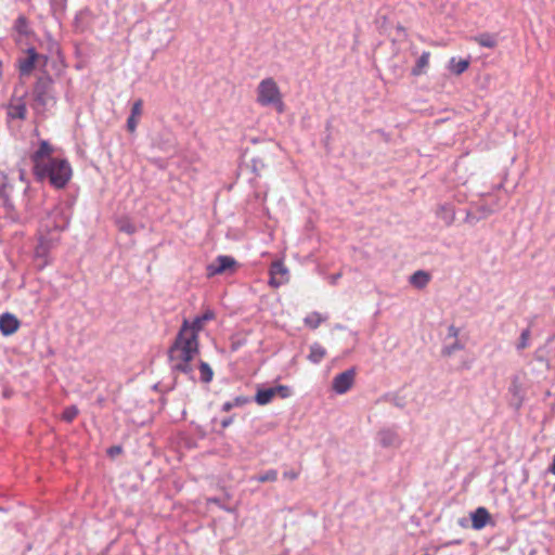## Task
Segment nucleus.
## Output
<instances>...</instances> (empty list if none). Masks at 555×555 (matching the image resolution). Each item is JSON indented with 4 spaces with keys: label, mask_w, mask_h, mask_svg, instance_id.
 I'll use <instances>...</instances> for the list:
<instances>
[{
    "label": "nucleus",
    "mask_w": 555,
    "mask_h": 555,
    "mask_svg": "<svg viewBox=\"0 0 555 555\" xmlns=\"http://www.w3.org/2000/svg\"><path fill=\"white\" fill-rule=\"evenodd\" d=\"M215 318L211 310L194 318L192 322L183 321L173 345L169 349V359L173 371L181 372L193 378L194 366L191 363L198 353V332L207 321Z\"/></svg>",
    "instance_id": "obj_1"
},
{
    "label": "nucleus",
    "mask_w": 555,
    "mask_h": 555,
    "mask_svg": "<svg viewBox=\"0 0 555 555\" xmlns=\"http://www.w3.org/2000/svg\"><path fill=\"white\" fill-rule=\"evenodd\" d=\"M34 175L40 181L48 179L55 189H63L69 182L73 171L66 159L56 158L46 164V170H35Z\"/></svg>",
    "instance_id": "obj_2"
},
{
    "label": "nucleus",
    "mask_w": 555,
    "mask_h": 555,
    "mask_svg": "<svg viewBox=\"0 0 555 555\" xmlns=\"http://www.w3.org/2000/svg\"><path fill=\"white\" fill-rule=\"evenodd\" d=\"M256 101L260 106L272 107L279 114H282L285 111L283 94L276 81L271 77L264 78L258 83L256 89Z\"/></svg>",
    "instance_id": "obj_3"
},
{
    "label": "nucleus",
    "mask_w": 555,
    "mask_h": 555,
    "mask_svg": "<svg viewBox=\"0 0 555 555\" xmlns=\"http://www.w3.org/2000/svg\"><path fill=\"white\" fill-rule=\"evenodd\" d=\"M52 86L53 80L50 76L46 75L38 78L34 87V99L38 106L44 108L55 103Z\"/></svg>",
    "instance_id": "obj_4"
},
{
    "label": "nucleus",
    "mask_w": 555,
    "mask_h": 555,
    "mask_svg": "<svg viewBox=\"0 0 555 555\" xmlns=\"http://www.w3.org/2000/svg\"><path fill=\"white\" fill-rule=\"evenodd\" d=\"M26 95L27 92H24L22 95L17 96L15 93L10 99V102L7 105V116L9 119H20L25 120L27 117V106H26Z\"/></svg>",
    "instance_id": "obj_5"
},
{
    "label": "nucleus",
    "mask_w": 555,
    "mask_h": 555,
    "mask_svg": "<svg viewBox=\"0 0 555 555\" xmlns=\"http://www.w3.org/2000/svg\"><path fill=\"white\" fill-rule=\"evenodd\" d=\"M57 238L51 236H40L35 249L37 266L42 269L50 262V250L55 246Z\"/></svg>",
    "instance_id": "obj_6"
},
{
    "label": "nucleus",
    "mask_w": 555,
    "mask_h": 555,
    "mask_svg": "<svg viewBox=\"0 0 555 555\" xmlns=\"http://www.w3.org/2000/svg\"><path fill=\"white\" fill-rule=\"evenodd\" d=\"M237 267V262L233 257L230 256H218L206 268L207 275L215 276L225 272H232Z\"/></svg>",
    "instance_id": "obj_7"
},
{
    "label": "nucleus",
    "mask_w": 555,
    "mask_h": 555,
    "mask_svg": "<svg viewBox=\"0 0 555 555\" xmlns=\"http://www.w3.org/2000/svg\"><path fill=\"white\" fill-rule=\"evenodd\" d=\"M354 378H356V369L354 367H351L349 370H346L339 374H337L334 378H333V382H332V389L337 393V395H344L346 393L349 389H351V387L353 386L354 384Z\"/></svg>",
    "instance_id": "obj_8"
},
{
    "label": "nucleus",
    "mask_w": 555,
    "mask_h": 555,
    "mask_svg": "<svg viewBox=\"0 0 555 555\" xmlns=\"http://www.w3.org/2000/svg\"><path fill=\"white\" fill-rule=\"evenodd\" d=\"M52 153V146L47 141H41L39 149L30 157L34 165L33 170H46V164L51 159H54L51 156Z\"/></svg>",
    "instance_id": "obj_9"
},
{
    "label": "nucleus",
    "mask_w": 555,
    "mask_h": 555,
    "mask_svg": "<svg viewBox=\"0 0 555 555\" xmlns=\"http://www.w3.org/2000/svg\"><path fill=\"white\" fill-rule=\"evenodd\" d=\"M288 281V270L285 264L276 260L270 267L269 284L273 287H280Z\"/></svg>",
    "instance_id": "obj_10"
},
{
    "label": "nucleus",
    "mask_w": 555,
    "mask_h": 555,
    "mask_svg": "<svg viewBox=\"0 0 555 555\" xmlns=\"http://www.w3.org/2000/svg\"><path fill=\"white\" fill-rule=\"evenodd\" d=\"M377 441L383 448H397L401 444L399 434L392 428L380 429L377 433Z\"/></svg>",
    "instance_id": "obj_11"
},
{
    "label": "nucleus",
    "mask_w": 555,
    "mask_h": 555,
    "mask_svg": "<svg viewBox=\"0 0 555 555\" xmlns=\"http://www.w3.org/2000/svg\"><path fill=\"white\" fill-rule=\"evenodd\" d=\"M20 327V321L14 314L3 313L0 317V331L3 335L14 334Z\"/></svg>",
    "instance_id": "obj_12"
},
{
    "label": "nucleus",
    "mask_w": 555,
    "mask_h": 555,
    "mask_svg": "<svg viewBox=\"0 0 555 555\" xmlns=\"http://www.w3.org/2000/svg\"><path fill=\"white\" fill-rule=\"evenodd\" d=\"M142 105L143 102L141 99H139L133 103L131 107L130 116L127 119V129L131 133H133L138 127L139 118L142 115Z\"/></svg>",
    "instance_id": "obj_13"
},
{
    "label": "nucleus",
    "mask_w": 555,
    "mask_h": 555,
    "mask_svg": "<svg viewBox=\"0 0 555 555\" xmlns=\"http://www.w3.org/2000/svg\"><path fill=\"white\" fill-rule=\"evenodd\" d=\"M472 518V527L475 530H480L490 520V514L485 507H478L474 513L470 515Z\"/></svg>",
    "instance_id": "obj_14"
},
{
    "label": "nucleus",
    "mask_w": 555,
    "mask_h": 555,
    "mask_svg": "<svg viewBox=\"0 0 555 555\" xmlns=\"http://www.w3.org/2000/svg\"><path fill=\"white\" fill-rule=\"evenodd\" d=\"M27 57L20 61V72L21 75H28L35 67V63L38 60L39 55L35 51V49L30 48L27 50Z\"/></svg>",
    "instance_id": "obj_15"
},
{
    "label": "nucleus",
    "mask_w": 555,
    "mask_h": 555,
    "mask_svg": "<svg viewBox=\"0 0 555 555\" xmlns=\"http://www.w3.org/2000/svg\"><path fill=\"white\" fill-rule=\"evenodd\" d=\"M12 185L9 183L7 175L0 170V197L3 199L5 206H10V196Z\"/></svg>",
    "instance_id": "obj_16"
},
{
    "label": "nucleus",
    "mask_w": 555,
    "mask_h": 555,
    "mask_svg": "<svg viewBox=\"0 0 555 555\" xmlns=\"http://www.w3.org/2000/svg\"><path fill=\"white\" fill-rule=\"evenodd\" d=\"M429 281H430L429 273H427L426 271H423V270H418L410 276V283L418 289L424 288L428 284Z\"/></svg>",
    "instance_id": "obj_17"
},
{
    "label": "nucleus",
    "mask_w": 555,
    "mask_h": 555,
    "mask_svg": "<svg viewBox=\"0 0 555 555\" xmlns=\"http://www.w3.org/2000/svg\"><path fill=\"white\" fill-rule=\"evenodd\" d=\"M326 356V350L319 343H314L310 346V353L308 354V360L314 364L320 363L323 358Z\"/></svg>",
    "instance_id": "obj_18"
},
{
    "label": "nucleus",
    "mask_w": 555,
    "mask_h": 555,
    "mask_svg": "<svg viewBox=\"0 0 555 555\" xmlns=\"http://www.w3.org/2000/svg\"><path fill=\"white\" fill-rule=\"evenodd\" d=\"M430 53L428 51H424L422 55L416 61L415 66L412 68L413 76H420L426 72V68L429 65Z\"/></svg>",
    "instance_id": "obj_19"
},
{
    "label": "nucleus",
    "mask_w": 555,
    "mask_h": 555,
    "mask_svg": "<svg viewBox=\"0 0 555 555\" xmlns=\"http://www.w3.org/2000/svg\"><path fill=\"white\" fill-rule=\"evenodd\" d=\"M438 218H440L446 225H451L455 219V211L450 205H442L437 211Z\"/></svg>",
    "instance_id": "obj_20"
},
{
    "label": "nucleus",
    "mask_w": 555,
    "mask_h": 555,
    "mask_svg": "<svg viewBox=\"0 0 555 555\" xmlns=\"http://www.w3.org/2000/svg\"><path fill=\"white\" fill-rule=\"evenodd\" d=\"M469 66V60H456L455 57H451L449 61L448 68L451 73L455 75L463 74Z\"/></svg>",
    "instance_id": "obj_21"
},
{
    "label": "nucleus",
    "mask_w": 555,
    "mask_h": 555,
    "mask_svg": "<svg viewBox=\"0 0 555 555\" xmlns=\"http://www.w3.org/2000/svg\"><path fill=\"white\" fill-rule=\"evenodd\" d=\"M275 397L273 388H264V389H258L255 401L259 405H266L272 401V399Z\"/></svg>",
    "instance_id": "obj_22"
},
{
    "label": "nucleus",
    "mask_w": 555,
    "mask_h": 555,
    "mask_svg": "<svg viewBox=\"0 0 555 555\" xmlns=\"http://www.w3.org/2000/svg\"><path fill=\"white\" fill-rule=\"evenodd\" d=\"M475 41L479 46L489 48V49L494 48L498 43L496 37L494 35L488 34V33L480 34L479 36L475 37Z\"/></svg>",
    "instance_id": "obj_23"
},
{
    "label": "nucleus",
    "mask_w": 555,
    "mask_h": 555,
    "mask_svg": "<svg viewBox=\"0 0 555 555\" xmlns=\"http://www.w3.org/2000/svg\"><path fill=\"white\" fill-rule=\"evenodd\" d=\"M326 320L325 317H323L321 313L319 312H311L309 313L305 319H304V322H305V325L312 328V330H315L317 327L320 326V324L322 322H324Z\"/></svg>",
    "instance_id": "obj_24"
},
{
    "label": "nucleus",
    "mask_w": 555,
    "mask_h": 555,
    "mask_svg": "<svg viewBox=\"0 0 555 555\" xmlns=\"http://www.w3.org/2000/svg\"><path fill=\"white\" fill-rule=\"evenodd\" d=\"M500 208H501V206L499 205L498 202H495V204H493V205H488L485 203V204H479L477 206V211L480 212L479 218H486L489 215L493 214L494 211L499 210Z\"/></svg>",
    "instance_id": "obj_25"
},
{
    "label": "nucleus",
    "mask_w": 555,
    "mask_h": 555,
    "mask_svg": "<svg viewBox=\"0 0 555 555\" xmlns=\"http://www.w3.org/2000/svg\"><path fill=\"white\" fill-rule=\"evenodd\" d=\"M530 338H531V332L529 328H526L521 332L520 337L518 339V343L516 345V348L518 351H521L529 347L530 345Z\"/></svg>",
    "instance_id": "obj_26"
},
{
    "label": "nucleus",
    "mask_w": 555,
    "mask_h": 555,
    "mask_svg": "<svg viewBox=\"0 0 555 555\" xmlns=\"http://www.w3.org/2000/svg\"><path fill=\"white\" fill-rule=\"evenodd\" d=\"M198 369L201 372V379L204 383H209L212 379V370L206 362L199 361Z\"/></svg>",
    "instance_id": "obj_27"
},
{
    "label": "nucleus",
    "mask_w": 555,
    "mask_h": 555,
    "mask_svg": "<svg viewBox=\"0 0 555 555\" xmlns=\"http://www.w3.org/2000/svg\"><path fill=\"white\" fill-rule=\"evenodd\" d=\"M463 348H464V345L459 339H454V341L452 344L446 345L442 348L441 352H442L443 356L450 357L454 352H456L459 350H462Z\"/></svg>",
    "instance_id": "obj_28"
},
{
    "label": "nucleus",
    "mask_w": 555,
    "mask_h": 555,
    "mask_svg": "<svg viewBox=\"0 0 555 555\" xmlns=\"http://www.w3.org/2000/svg\"><path fill=\"white\" fill-rule=\"evenodd\" d=\"M117 225L119 231L125 232L127 234H133L135 232V227L128 218H120L117 221Z\"/></svg>",
    "instance_id": "obj_29"
},
{
    "label": "nucleus",
    "mask_w": 555,
    "mask_h": 555,
    "mask_svg": "<svg viewBox=\"0 0 555 555\" xmlns=\"http://www.w3.org/2000/svg\"><path fill=\"white\" fill-rule=\"evenodd\" d=\"M254 479L257 480L258 482L275 481L278 479V470L269 469L266 473L258 475Z\"/></svg>",
    "instance_id": "obj_30"
},
{
    "label": "nucleus",
    "mask_w": 555,
    "mask_h": 555,
    "mask_svg": "<svg viewBox=\"0 0 555 555\" xmlns=\"http://www.w3.org/2000/svg\"><path fill=\"white\" fill-rule=\"evenodd\" d=\"M14 28L18 34L27 35L29 31V27H28V22H27L26 17H24V16L17 17V20L15 21Z\"/></svg>",
    "instance_id": "obj_31"
},
{
    "label": "nucleus",
    "mask_w": 555,
    "mask_h": 555,
    "mask_svg": "<svg viewBox=\"0 0 555 555\" xmlns=\"http://www.w3.org/2000/svg\"><path fill=\"white\" fill-rule=\"evenodd\" d=\"M78 412L79 411H78L77 406H75V405L67 406L63 411L62 418L65 422L70 423L78 415Z\"/></svg>",
    "instance_id": "obj_32"
},
{
    "label": "nucleus",
    "mask_w": 555,
    "mask_h": 555,
    "mask_svg": "<svg viewBox=\"0 0 555 555\" xmlns=\"http://www.w3.org/2000/svg\"><path fill=\"white\" fill-rule=\"evenodd\" d=\"M272 388L275 396H280L281 398H287L291 396V389L287 386L279 385Z\"/></svg>",
    "instance_id": "obj_33"
},
{
    "label": "nucleus",
    "mask_w": 555,
    "mask_h": 555,
    "mask_svg": "<svg viewBox=\"0 0 555 555\" xmlns=\"http://www.w3.org/2000/svg\"><path fill=\"white\" fill-rule=\"evenodd\" d=\"M460 330L454 325L448 327V338L459 339Z\"/></svg>",
    "instance_id": "obj_34"
},
{
    "label": "nucleus",
    "mask_w": 555,
    "mask_h": 555,
    "mask_svg": "<svg viewBox=\"0 0 555 555\" xmlns=\"http://www.w3.org/2000/svg\"><path fill=\"white\" fill-rule=\"evenodd\" d=\"M299 476V472L295 469H289L283 473V477L289 480H295Z\"/></svg>",
    "instance_id": "obj_35"
},
{
    "label": "nucleus",
    "mask_w": 555,
    "mask_h": 555,
    "mask_svg": "<svg viewBox=\"0 0 555 555\" xmlns=\"http://www.w3.org/2000/svg\"><path fill=\"white\" fill-rule=\"evenodd\" d=\"M68 221L65 217H62L60 221L54 224V229L61 231L66 228Z\"/></svg>",
    "instance_id": "obj_36"
},
{
    "label": "nucleus",
    "mask_w": 555,
    "mask_h": 555,
    "mask_svg": "<svg viewBox=\"0 0 555 555\" xmlns=\"http://www.w3.org/2000/svg\"><path fill=\"white\" fill-rule=\"evenodd\" d=\"M121 452V448L118 446L112 447L108 449V454L114 456L116 454H119Z\"/></svg>",
    "instance_id": "obj_37"
},
{
    "label": "nucleus",
    "mask_w": 555,
    "mask_h": 555,
    "mask_svg": "<svg viewBox=\"0 0 555 555\" xmlns=\"http://www.w3.org/2000/svg\"><path fill=\"white\" fill-rule=\"evenodd\" d=\"M233 406H234V403H233V402H231V401H228V402H225V403L222 405V411H223V412H229Z\"/></svg>",
    "instance_id": "obj_38"
},
{
    "label": "nucleus",
    "mask_w": 555,
    "mask_h": 555,
    "mask_svg": "<svg viewBox=\"0 0 555 555\" xmlns=\"http://www.w3.org/2000/svg\"><path fill=\"white\" fill-rule=\"evenodd\" d=\"M339 278H340V273H337V274H333V275H331V276H330V283H331V284H336V283H337V281L339 280Z\"/></svg>",
    "instance_id": "obj_39"
},
{
    "label": "nucleus",
    "mask_w": 555,
    "mask_h": 555,
    "mask_svg": "<svg viewBox=\"0 0 555 555\" xmlns=\"http://www.w3.org/2000/svg\"><path fill=\"white\" fill-rule=\"evenodd\" d=\"M552 475L555 476V454H554V457H553V461L552 463L550 464L548 466V469H547Z\"/></svg>",
    "instance_id": "obj_40"
},
{
    "label": "nucleus",
    "mask_w": 555,
    "mask_h": 555,
    "mask_svg": "<svg viewBox=\"0 0 555 555\" xmlns=\"http://www.w3.org/2000/svg\"><path fill=\"white\" fill-rule=\"evenodd\" d=\"M246 402V399L242 398V397H237L235 400H234V405H242Z\"/></svg>",
    "instance_id": "obj_41"
},
{
    "label": "nucleus",
    "mask_w": 555,
    "mask_h": 555,
    "mask_svg": "<svg viewBox=\"0 0 555 555\" xmlns=\"http://www.w3.org/2000/svg\"><path fill=\"white\" fill-rule=\"evenodd\" d=\"M232 423V417H228L222 421L221 425L223 428L228 427Z\"/></svg>",
    "instance_id": "obj_42"
},
{
    "label": "nucleus",
    "mask_w": 555,
    "mask_h": 555,
    "mask_svg": "<svg viewBox=\"0 0 555 555\" xmlns=\"http://www.w3.org/2000/svg\"><path fill=\"white\" fill-rule=\"evenodd\" d=\"M472 219H473V218H472L470 214H467V216H466V221H467V222H472Z\"/></svg>",
    "instance_id": "obj_43"
},
{
    "label": "nucleus",
    "mask_w": 555,
    "mask_h": 555,
    "mask_svg": "<svg viewBox=\"0 0 555 555\" xmlns=\"http://www.w3.org/2000/svg\"><path fill=\"white\" fill-rule=\"evenodd\" d=\"M20 179H21V180H24V170H21V171H20Z\"/></svg>",
    "instance_id": "obj_44"
},
{
    "label": "nucleus",
    "mask_w": 555,
    "mask_h": 555,
    "mask_svg": "<svg viewBox=\"0 0 555 555\" xmlns=\"http://www.w3.org/2000/svg\"><path fill=\"white\" fill-rule=\"evenodd\" d=\"M60 214H61L60 209H55V210L53 211V216H59Z\"/></svg>",
    "instance_id": "obj_45"
},
{
    "label": "nucleus",
    "mask_w": 555,
    "mask_h": 555,
    "mask_svg": "<svg viewBox=\"0 0 555 555\" xmlns=\"http://www.w3.org/2000/svg\"><path fill=\"white\" fill-rule=\"evenodd\" d=\"M257 160H254V169H256Z\"/></svg>",
    "instance_id": "obj_46"
}]
</instances>
